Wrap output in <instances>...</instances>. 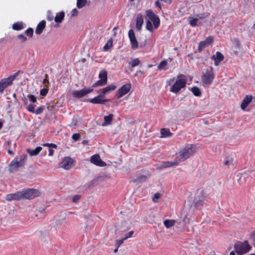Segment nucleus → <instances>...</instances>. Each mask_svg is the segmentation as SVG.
Returning <instances> with one entry per match:
<instances>
[{
	"label": "nucleus",
	"instance_id": "1",
	"mask_svg": "<svg viewBox=\"0 0 255 255\" xmlns=\"http://www.w3.org/2000/svg\"><path fill=\"white\" fill-rule=\"evenodd\" d=\"M197 151V147L193 144H187L182 147L176 154L179 162H183L194 155Z\"/></svg>",
	"mask_w": 255,
	"mask_h": 255
},
{
	"label": "nucleus",
	"instance_id": "2",
	"mask_svg": "<svg viewBox=\"0 0 255 255\" xmlns=\"http://www.w3.org/2000/svg\"><path fill=\"white\" fill-rule=\"evenodd\" d=\"M187 81L185 76L180 74L177 76L176 80L175 78L170 79L168 81L169 86H171L170 91L174 93H177L182 88L185 87Z\"/></svg>",
	"mask_w": 255,
	"mask_h": 255
},
{
	"label": "nucleus",
	"instance_id": "3",
	"mask_svg": "<svg viewBox=\"0 0 255 255\" xmlns=\"http://www.w3.org/2000/svg\"><path fill=\"white\" fill-rule=\"evenodd\" d=\"M27 158V156L26 154H22L19 156H16L9 164V171L12 173L18 171L19 168L24 165Z\"/></svg>",
	"mask_w": 255,
	"mask_h": 255
},
{
	"label": "nucleus",
	"instance_id": "4",
	"mask_svg": "<svg viewBox=\"0 0 255 255\" xmlns=\"http://www.w3.org/2000/svg\"><path fill=\"white\" fill-rule=\"evenodd\" d=\"M214 77L213 68L212 67H210L206 69L205 73L202 76L201 80L203 85L204 86L210 85L212 83Z\"/></svg>",
	"mask_w": 255,
	"mask_h": 255
},
{
	"label": "nucleus",
	"instance_id": "5",
	"mask_svg": "<svg viewBox=\"0 0 255 255\" xmlns=\"http://www.w3.org/2000/svg\"><path fill=\"white\" fill-rule=\"evenodd\" d=\"M27 98L28 99L25 98L23 99L24 104L26 105V108L29 112H34V108L38 104L36 97L34 95L28 94Z\"/></svg>",
	"mask_w": 255,
	"mask_h": 255
},
{
	"label": "nucleus",
	"instance_id": "6",
	"mask_svg": "<svg viewBox=\"0 0 255 255\" xmlns=\"http://www.w3.org/2000/svg\"><path fill=\"white\" fill-rule=\"evenodd\" d=\"M235 250L236 253L239 255L247 253L248 252L251 247L247 241L244 242H238L235 245Z\"/></svg>",
	"mask_w": 255,
	"mask_h": 255
},
{
	"label": "nucleus",
	"instance_id": "7",
	"mask_svg": "<svg viewBox=\"0 0 255 255\" xmlns=\"http://www.w3.org/2000/svg\"><path fill=\"white\" fill-rule=\"evenodd\" d=\"M22 199H32L39 196L40 193L37 189H28L21 191Z\"/></svg>",
	"mask_w": 255,
	"mask_h": 255
},
{
	"label": "nucleus",
	"instance_id": "8",
	"mask_svg": "<svg viewBox=\"0 0 255 255\" xmlns=\"http://www.w3.org/2000/svg\"><path fill=\"white\" fill-rule=\"evenodd\" d=\"M93 91V89H92V88H85L80 90H76L73 91L72 93V96L74 98L80 99L84 97L88 94L92 92Z\"/></svg>",
	"mask_w": 255,
	"mask_h": 255
},
{
	"label": "nucleus",
	"instance_id": "9",
	"mask_svg": "<svg viewBox=\"0 0 255 255\" xmlns=\"http://www.w3.org/2000/svg\"><path fill=\"white\" fill-rule=\"evenodd\" d=\"M145 14L149 19L152 21L154 28L157 29L160 25V19L159 17L155 15L151 9L146 10L145 11Z\"/></svg>",
	"mask_w": 255,
	"mask_h": 255
},
{
	"label": "nucleus",
	"instance_id": "10",
	"mask_svg": "<svg viewBox=\"0 0 255 255\" xmlns=\"http://www.w3.org/2000/svg\"><path fill=\"white\" fill-rule=\"evenodd\" d=\"M98 93L99 95L97 96L92 99H88V101L93 104H106L109 100L105 99V97L100 92Z\"/></svg>",
	"mask_w": 255,
	"mask_h": 255
},
{
	"label": "nucleus",
	"instance_id": "11",
	"mask_svg": "<svg viewBox=\"0 0 255 255\" xmlns=\"http://www.w3.org/2000/svg\"><path fill=\"white\" fill-rule=\"evenodd\" d=\"M131 47L132 49H136L138 47L137 41L135 37L134 32L132 29H130L128 32Z\"/></svg>",
	"mask_w": 255,
	"mask_h": 255
},
{
	"label": "nucleus",
	"instance_id": "12",
	"mask_svg": "<svg viewBox=\"0 0 255 255\" xmlns=\"http://www.w3.org/2000/svg\"><path fill=\"white\" fill-rule=\"evenodd\" d=\"M90 161L93 164L100 167H104L107 165L106 162L101 160V158L98 154L92 155L90 158Z\"/></svg>",
	"mask_w": 255,
	"mask_h": 255
},
{
	"label": "nucleus",
	"instance_id": "13",
	"mask_svg": "<svg viewBox=\"0 0 255 255\" xmlns=\"http://www.w3.org/2000/svg\"><path fill=\"white\" fill-rule=\"evenodd\" d=\"M73 160L70 157H66L61 162V166L66 170L70 169L74 166Z\"/></svg>",
	"mask_w": 255,
	"mask_h": 255
},
{
	"label": "nucleus",
	"instance_id": "14",
	"mask_svg": "<svg viewBox=\"0 0 255 255\" xmlns=\"http://www.w3.org/2000/svg\"><path fill=\"white\" fill-rule=\"evenodd\" d=\"M130 88L131 85L130 84H127L123 85L117 92L118 98H120L127 94L130 89Z\"/></svg>",
	"mask_w": 255,
	"mask_h": 255
},
{
	"label": "nucleus",
	"instance_id": "15",
	"mask_svg": "<svg viewBox=\"0 0 255 255\" xmlns=\"http://www.w3.org/2000/svg\"><path fill=\"white\" fill-rule=\"evenodd\" d=\"M199 193L200 195V197L198 198V196H197L196 197V201L195 202V205L197 208H201L203 205L206 200V198L204 195L203 191H200Z\"/></svg>",
	"mask_w": 255,
	"mask_h": 255
},
{
	"label": "nucleus",
	"instance_id": "16",
	"mask_svg": "<svg viewBox=\"0 0 255 255\" xmlns=\"http://www.w3.org/2000/svg\"><path fill=\"white\" fill-rule=\"evenodd\" d=\"M12 84V82L9 77L1 79L0 81V93L3 92L6 88Z\"/></svg>",
	"mask_w": 255,
	"mask_h": 255
},
{
	"label": "nucleus",
	"instance_id": "17",
	"mask_svg": "<svg viewBox=\"0 0 255 255\" xmlns=\"http://www.w3.org/2000/svg\"><path fill=\"white\" fill-rule=\"evenodd\" d=\"M22 199L21 191L17 192L15 193L6 195L5 199L7 201L18 200Z\"/></svg>",
	"mask_w": 255,
	"mask_h": 255
},
{
	"label": "nucleus",
	"instance_id": "18",
	"mask_svg": "<svg viewBox=\"0 0 255 255\" xmlns=\"http://www.w3.org/2000/svg\"><path fill=\"white\" fill-rule=\"evenodd\" d=\"M117 87L114 84H111L107 86L104 88L100 89L98 91V92H100L105 97V95L114 91L116 89Z\"/></svg>",
	"mask_w": 255,
	"mask_h": 255
},
{
	"label": "nucleus",
	"instance_id": "19",
	"mask_svg": "<svg viewBox=\"0 0 255 255\" xmlns=\"http://www.w3.org/2000/svg\"><path fill=\"white\" fill-rule=\"evenodd\" d=\"M212 59L214 60V64L215 66H218L220 63L224 59V56L220 52L217 51L216 54L213 55Z\"/></svg>",
	"mask_w": 255,
	"mask_h": 255
},
{
	"label": "nucleus",
	"instance_id": "20",
	"mask_svg": "<svg viewBox=\"0 0 255 255\" xmlns=\"http://www.w3.org/2000/svg\"><path fill=\"white\" fill-rule=\"evenodd\" d=\"M144 23L143 16L141 13H138L136 17V28L140 31Z\"/></svg>",
	"mask_w": 255,
	"mask_h": 255
},
{
	"label": "nucleus",
	"instance_id": "21",
	"mask_svg": "<svg viewBox=\"0 0 255 255\" xmlns=\"http://www.w3.org/2000/svg\"><path fill=\"white\" fill-rule=\"evenodd\" d=\"M253 96L251 95H247L243 99L241 105V109L245 110L248 105L252 101Z\"/></svg>",
	"mask_w": 255,
	"mask_h": 255
},
{
	"label": "nucleus",
	"instance_id": "22",
	"mask_svg": "<svg viewBox=\"0 0 255 255\" xmlns=\"http://www.w3.org/2000/svg\"><path fill=\"white\" fill-rule=\"evenodd\" d=\"M46 21L45 20L41 21L36 26L35 33L37 35L41 34L44 29Z\"/></svg>",
	"mask_w": 255,
	"mask_h": 255
},
{
	"label": "nucleus",
	"instance_id": "23",
	"mask_svg": "<svg viewBox=\"0 0 255 255\" xmlns=\"http://www.w3.org/2000/svg\"><path fill=\"white\" fill-rule=\"evenodd\" d=\"M180 162L179 160H174L173 161H164L160 165L161 168H166L172 167L175 165H177L179 164Z\"/></svg>",
	"mask_w": 255,
	"mask_h": 255
},
{
	"label": "nucleus",
	"instance_id": "24",
	"mask_svg": "<svg viewBox=\"0 0 255 255\" xmlns=\"http://www.w3.org/2000/svg\"><path fill=\"white\" fill-rule=\"evenodd\" d=\"M65 17V12L61 11L56 13L54 18L55 22L57 23H61Z\"/></svg>",
	"mask_w": 255,
	"mask_h": 255
},
{
	"label": "nucleus",
	"instance_id": "25",
	"mask_svg": "<svg viewBox=\"0 0 255 255\" xmlns=\"http://www.w3.org/2000/svg\"><path fill=\"white\" fill-rule=\"evenodd\" d=\"M160 133V137L161 138H166L170 137L172 134V133L170 132V130L168 128H165L161 129Z\"/></svg>",
	"mask_w": 255,
	"mask_h": 255
},
{
	"label": "nucleus",
	"instance_id": "26",
	"mask_svg": "<svg viewBox=\"0 0 255 255\" xmlns=\"http://www.w3.org/2000/svg\"><path fill=\"white\" fill-rule=\"evenodd\" d=\"M42 147L40 146H38L35 148L34 149H27V152L31 155V156H35L37 155L41 150Z\"/></svg>",
	"mask_w": 255,
	"mask_h": 255
},
{
	"label": "nucleus",
	"instance_id": "27",
	"mask_svg": "<svg viewBox=\"0 0 255 255\" xmlns=\"http://www.w3.org/2000/svg\"><path fill=\"white\" fill-rule=\"evenodd\" d=\"M113 117V115L112 114H109L108 116H105L104 117V122L102 124V126H106L108 125H110L111 123L112 119Z\"/></svg>",
	"mask_w": 255,
	"mask_h": 255
},
{
	"label": "nucleus",
	"instance_id": "28",
	"mask_svg": "<svg viewBox=\"0 0 255 255\" xmlns=\"http://www.w3.org/2000/svg\"><path fill=\"white\" fill-rule=\"evenodd\" d=\"M175 224V220H165L163 222L164 225L167 229H169V228H171V227L174 226Z\"/></svg>",
	"mask_w": 255,
	"mask_h": 255
},
{
	"label": "nucleus",
	"instance_id": "29",
	"mask_svg": "<svg viewBox=\"0 0 255 255\" xmlns=\"http://www.w3.org/2000/svg\"><path fill=\"white\" fill-rule=\"evenodd\" d=\"M107 82H106V81H105L104 80L99 79L96 83H95L92 85V86L90 88H92V89H94V88H96V87H101V86H105V85L107 84Z\"/></svg>",
	"mask_w": 255,
	"mask_h": 255
},
{
	"label": "nucleus",
	"instance_id": "30",
	"mask_svg": "<svg viewBox=\"0 0 255 255\" xmlns=\"http://www.w3.org/2000/svg\"><path fill=\"white\" fill-rule=\"evenodd\" d=\"M159 70H166L167 69V62L166 60L161 61L157 66Z\"/></svg>",
	"mask_w": 255,
	"mask_h": 255
},
{
	"label": "nucleus",
	"instance_id": "31",
	"mask_svg": "<svg viewBox=\"0 0 255 255\" xmlns=\"http://www.w3.org/2000/svg\"><path fill=\"white\" fill-rule=\"evenodd\" d=\"M107 72L106 70H102L100 71L99 74V78L100 80H104L107 82L108 78H107Z\"/></svg>",
	"mask_w": 255,
	"mask_h": 255
},
{
	"label": "nucleus",
	"instance_id": "32",
	"mask_svg": "<svg viewBox=\"0 0 255 255\" xmlns=\"http://www.w3.org/2000/svg\"><path fill=\"white\" fill-rule=\"evenodd\" d=\"M12 28L15 30H20L24 28V26H23L22 22H17L13 24Z\"/></svg>",
	"mask_w": 255,
	"mask_h": 255
},
{
	"label": "nucleus",
	"instance_id": "33",
	"mask_svg": "<svg viewBox=\"0 0 255 255\" xmlns=\"http://www.w3.org/2000/svg\"><path fill=\"white\" fill-rule=\"evenodd\" d=\"M147 179V177L145 175H141L137 176L133 180L134 182L137 183H141L145 182Z\"/></svg>",
	"mask_w": 255,
	"mask_h": 255
},
{
	"label": "nucleus",
	"instance_id": "34",
	"mask_svg": "<svg viewBox=\"0 0 255 255\" xmlns=\"http://www.w3.org/2000/svg\"><path fill=\"white\" fill-rule=\"evenodd\" d=\"M191 91L193 95L196 97H200L201 95V92L200 89L197 87H193L191 88Z\"/></svg>",
	"mask_w": 255,
	"mask_h": 255
},
{
	"label": "nucleus",
	"instance_id": "35",
	"mask_svg": "<svg viewBox=\"0 0 255 255\" xmlns=\"http://www.w3.org/2000/svg\"><path fill=\"white\" fill-rule=\"evenodd\" d=\"M113 46V40L112 39H109L107 43L104 46L103 50L104 51H108Z\"/></svg>",
	"mask_w": 255,
	"mask_h": 255
},
{
	"label": "nucleus",
	"instance_id": "36",
	"mask_svg": "<svg viewBox=\"0 0 255 255\" xmlns=\"http://www.w3.org/2000/svg\"><path fill=\"white\" fill-rule=\"evenodd\" d=\"M87 0H77V7L78 8H82L87 5Z\"/></svg>",
	"mask_w": 255,
	"mask_h": 255
},
{
	"label": "nucleus",
	"instance_id": "37",
	"mask_svg": "<svg viewBox=\"0 0 255 255\" xmlns=\"http://www.w3.org/2000/svg\"><path fill=\"white\" fill-rule=\"evenodd\" d=\"M140 63V60L138 58H134L131 59V62L129 63V65L131 66L132 68H133L137 65H138Z\"/></svg>",
	"mask_w": 255,
	"mask_h": 255
},
{
	"label": "nucleus",
	"instance_id": "38",
	"mask_svg": "<svg viewBox=\"0 0 255 255\" xmlns=\"http://www.w3.org/2000/svg\"><path fill=\"white\" fill-rule=\"evenodd\" d=\"M208 45L207 44L204 42V41H201L199 42L198 44V51L199 53H200L203 49H204L206 47H207Z\"/></svg>",
	"mask_w": 255,
	"mask_h": 255
},
{
	"label": "nucleus",
	"instance_id": "39",
	"mask_svg": "<svg viewBox=\"0 0 255 255\" xmlns=\"http://www.w3.org/2000/svg\"><path fill=\"white\" fill-rule=\"evenodd\" d=\"M210 13L208 12H204L202 13L198 14L196 15V18L198 20L199 19H203L209 15Z\"/></svg>",
	"mask_w": 255,
	"mask_h": 255
},
{
	"label": "nucleus",
	"instance_id": "40",
	"mask_svg": "<svg viewBox=\"0 0 255 255\" xmlns=\"http://www.w3.org/2000/svg\"><path fill=\"white\" fill-rule=\"evenodd\" d=\"M25 33L29 37H32L33 34V29L32 28L29 27L25 31Z\"/></svg>",
	"mask_w": 255,
	"mask_h": 255
},
{
	"label": "nucleus",
	"instance_id": "41",
	"mask_svg": "<svg viewBox=\"0 0 255 255\" xmlns=\"http://www.w3.org/2000/svg\"><path fill=\"white\" fill-rule=\"evenodd\" d=\"M204 41L208 46L214 42V38L213 36H209Z\"/></svg>",
	"mask_w": 255,
	"mask_h": 255
},
{
	"label": "nucleus",
	"instance_id": "42",
	"mask_svg": "<svg viewBox=\"0 0 255 255\" xmlns=\"http://www.w3.org/2000/svg\"><path fill=\"white\" fill-rule=\"evenodd\" d=\"M198 20H197V19L196 18V17L195 18H192V19L189 21V24L192 26V27H196V26H197V22L198 21Z\"/></svg>",
	"mask_w": 255,
	"mask_h": 255
},
{
	"label": "nucleus",
	"instance_id": "43",
	"mask_svg": "<svg viewBox=\"0 0 255 255\" xmlns=\"http://www.w3.org/2000/svg\"><path fill=\"white\" fill-rule=\"evenodd\" d=\"M146 28L150 32L153 31V26L151 22L149 20L146 21Z\"/></svg>",
	"mask_w": 255,
	"mask_h": 255
},
{
	"label": "nucleus",
	"instance_id": "44",
	"mask_svg": "<svg viewBox=\"0 0 255 255\" xmlns=\"http://www.w3.org/2000/svg\"><path fill=\"white\" fill-rule=\"evenodd\" d=\"M161 197V194L159 193H155L152 197V201L154 203H157L158 199Z\"/></svg>",
	"mask_w": 255,
	"mask_h": 255
},
{
	"label": "nucleus",
	"instance_id": "45",
	"mask_svg": "<svg viewBox=\"0 0 255 255\" xmlns=\"http://www.w3.org/2000/svg\"><path fill=\"white\" fill-rule=\"evenodd\" d=\"M43 84L44 85V86L45 87H47L49 86V79H48V74H45V78L43 80Z\"/></svg>",
	"mask_w": 255,
	"mask_h": 255
},
{
	"label": "nucleus",
	"instance_id": "46",
	"mask_svg": "<svg viewBox=\"0 0 255 255\" xmlns=\"http://www.w3.org/2000/svg\"><path fill=\"white\" fill-rule=\"evenodd\" d=\"M48 91H49V90H48V88H47V87L44 88L40 90V95H41L42 96H45L47 95Z\"/></svg>",
	"mask_w": 255,
	"mask_h": 255
},
{
	"label": "nucleus",
	"instance_id": "47",
	"mask_svg": "<svg viewBox=\"0 0 255 255\" xmlns=\"http://www.w3.org/2000/svg\"><path fill=\"white\" fill-rule=\"evenodd\" d=\"M17 38L21 40L22 42H24L27 40V37L22 34H20L17 35Z\"/></svg>",
	"mask_w": 255,
	"mask_h": 255
},
{
	"label": "nucleus",
	"instance_id": "48",
	"mask_svg": "<svg viewBox=\"0 0 255 255\" xmlns=\"http://www.w3.org/2000/svg\"><path fill=\"white\" fill-rule=\"evenodd\" d=\"M81 197L80 195H75L73 197L72 201L74 203H77L79 201V200L80 199Z\"/></svg>",
	"mask_w": 255,
	"mask_h": 255
},
{
	"label": "nucleus",
	"instance_id": "49",
	"mask_svg": "<svg viewBox=\"0 0 255 255\" xmlns=\"http://www.w3.org/2000/svg\"><path fill=\"white\" fill-rule=\"evenodd\" d=\"M125 240H126L124 239V238L123 239L116 241V245L117 246H118V248H119L121 245H122L123 244V243H124Z\"/></svg>",
	"mask_w": 255,
	"mask_h": 255
},
{
	"label": "nucleus",
	"instance_id": "50",
	"mask_svg": "<svg viewBox=\"0 0 255 255\" xmlns=\"http://www.w3.org/2000/svg\"><path fill=\"white\" fill-rule=\"evenodd\" d=\"M20 71H18L17 72L15 73L14 74L10 75L8 77L11 80L12 82L15 79V78L18 76L19 73Z\"/></svg>",
	"mask_w": 255,
	"mask_h": 255
},
{
	"label": "nucleus",
	"instance_id": "51",
	"mask_svg": "<svg viewBox=\"0 0 255 255\" xmlns=\"http://www.w3.org/2000/svg\"><path fill=\"white\" fill-rule=\"evenodd\" d=\"M134 232L133 231H131L129 232H128L127 234H126L125 237L124 238V239L127 240L129 238H131Z\"/></svg>",
	"mask_w": 255,
	"mask_h": 255
},
{
	"label": "nucleus",
	"instance_id": "52",
	"mask_svg": "<svg viewBox=\"0 0 255 255\" xmlns=\"http://www.w3.org/2000/svg\"><path fill=\"white\" fill-rule=\"evenodd\" d=\"M45 106L43 105H41L39 107H38L35 112H43L45 110Z\"/></svg>",
	"mask_w": 255,
	"mask_h": 255
},
{
	"label": "nucleus",
	"instance_id": "53",
	"mask_svg": "<svg viewBox=\"0 0 255 255\" xmlns=\"http://www.w3.org/2000/svg\"><path fill=\"white\" fill-rule=\"evenodd\" d=\"M80 136V135L79 133H76L73 134L72 137L75 141H77L79 139Z\"/></svg>",
	"mask_w": 255,
	"mask_h": 255
},
{
	"label": "nucleus",
	"instance_id": "54",
	"mask_svg": "<svg viewBox=\"0 0 255 255\" xmlns=\"http://www.w3.org/2000/svg\"><path fill=\"white\" fill-rule=\"evenodd\" d=\"M78 11L77 10V9L76 8H74L73 9H72V10L71 11V12L72 16H77L78 15Z\"/></svg>",
	"mask_w": 255,
	"mask_h": 255
},
{
	"label": "nucleus",
	"instance_id": "55",
	"mask_svg": "<svg viewBox=\"0 0 255 255\" xmlns=\"http://www.w3.org/2000/svg\"><path fill=\"white\" fill-rule=\"evenodd\" d=\"M232 162V159L231 158H226L225 161L224 162V165H228L230 163Z\"/></svg>",
	"mask_w": 255,
	"mask_h": 255
},
{
	"label": "nucleus",
	"instance_id": "56",
	"mask_svg": "<svg viewBox=\"0 0 255 255\" xmlns=\"http://www.w3.org/2000/svg\"><path fill=\"white\" fill-rule=\"evenodd\" d=\"M53 105H49L48 106L46 107L47 110L50 112H52L54 110H56V109H55V107H53Z\"/></svg>",
	"mask_w": 255,
	"mask_h": 255
},
{
	"label": "nucleus",
	"instance_id": "57",
	"mask_svg": "<svg viewBox=\"0 0 255 255\" xmlns=\"http://www.w3.org/2000/svg\"><path fill=\"white\" fill-rule=\"evenodd\" d=\"M144 74V72L141 71V70H138L136 71V72L134 74V77H137L138 76L139 74Z\"/></svg>",
	"mask_w": 255,
	"mask_h": 255
},
{
	"label": "nucleus",
	"instance_id": "58",
	"mask_svg": "<svg viewBox=\"0 0 255 255\" xmlns=\"http://www.w3.org/2000/svg\"><path fill=\"white\" fill-rule=\"evenodd\" d=\"M51 14L50 12L49 11L48 12V14L47 15V20L49 21H51L53 19V17L52 16H50V14Z\"/></svg>",
	"mask_w": 255,
	"mask_h": 255
},
{
	"label": "nucleus",
	"instance_id": "59",
	"mask_svg": "<svg viewBox=\"0 0 255 255\" xmlns=\"http://www.w3.org/2000/svg\"><path fill=\"white\" fill-rule=\"evenodd\" d=\"M253 244L255 247V232L252 235Z\"/></svg>",
	"mask_w": 255,
	"mask_h": 255
},
{
	"label": "nucleus",
	"instance_id": "60",
	"mask_svg": "<svg viewBox=\"0 0 255 255\" xmlns=\"http://www.w3.org/2000/svg\"><path fill=\"white\" fill-rule=\"evenodd\" d=\"M155 5L156 6L158 7L160 9H161V6L160 2H159V0H157L155 2Z\"/></svg>",
	"mask_w": 255,
	"mask_h": 255
},
{
	"label": "nucleus",
	"instance_id": "61",
	"mask_svg": "<svg viewBox=\"0 0 255 255\" xmlns=\"http://www.w3.org/2000/svg\"><path fill=\"white\" fill-rule=\"evenodd\" d=\"M49 147H52L53 148H56L57 146L56 144H55L54 143H50Z\"/></svg>",
	"mask_w": 255,
	"mask_h": 255
},
{
	"label": "nucleus",
	"instance_id": "62",
	"mask_svg": "<svg viewBox=\"0 0 255 255\" xmlns=\"http://www.w3.org/2000/svg\"><path fill=\"white\" fill-rule=\"evenodd\" d=\"M53 153H54V151H53L52 149H51L49 148V153H48V155H49V156H52V155H53Z\"/></svg>",
	"mask_w": 255,
	"mask_h": 255
},
{
	"label": "nucleus",
	"instance_id": "63",
	"mask_svg": "<svg viewBox=\"0 0 255 255\" xmlns=\"http://www.w3.org/2000/svg\"><path fill=\"white\" fill-rule=\"evenodd\" d=\"M164 1L167 3L170 4L172 2L171 0H163Z\"/></svg>",
	"mask_w": 255,
	"mask_h": 255
},
{
	"label": "nucleus",
	"instance_id": "64",
	"mask_svg": "<svg viewBox=\"0 0 255 255\" xmlns=\"http://www.w3.org/2000/svg\"><path fill=\"white\" fill-rule=\"evenodd\" d=\"M7 152H8L9 154H10V155H13V154H14L13 152L12 151H11L10 149H8V150H7Z\"/></svg>",
	"mask_w": 255,
	"mask_h": 255
}]
</instances>
